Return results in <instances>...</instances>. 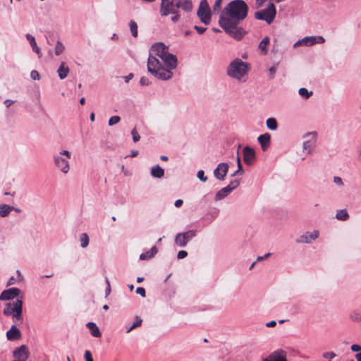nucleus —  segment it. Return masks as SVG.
I'll list each match as a JSON object with an SVG mask.
<instances>
[{
    "mask_svg": "<svg viewBox=\"0 0 361 361\" xmlns=\"http://www.w3.org/2000/svg\"><path fill=\"white\" fill-rule=\"evenodd\" d=\"M270 39L269 37H265L263 39L259 42L258 45V48L260 50V52L262 55H266L267 53V46L269 44Z\"/></svg>",
    "mask_w": 361,
    "mask_h": 361,
    "instance_id": "obj_23",
    "label": "nucleus"
},
{
    "mask_svg": "<svg viewBox=\"0 0 361 361\" xmlns=\"http://www.w3.org/2000/svg\"><path fill=\"white\" fill-rule=\"evenodd\" d=\"M70 73V68L64 61L61 62L57 70L58 76L61 80L65 79Z\"/></svg>",
    "mask_w": 361,
    "mask_h": 361,
    "instance_id": "obj_20",
    "label": "nucleus"
},
{
    "mask_svg": "<svg viewBox=\"0 0 361 361\" xmlns=\"http://www.w3.org/2000/svg\"><path fill=\"white\" fill-rule=\"evenodd\" d=\"M80 103L82 104V105H84L85 103V97H82L80 99Z\"/></svg>",
    "mask_w": 361,
    "mask_h": 361,
    "instance_id": "obj_64",
    "label": "nucleus"
},
{
    "mask_svg": "<svg viewBox=\"0 0 361 361\" xmlns=\"http://www.w3.org/2000/svg\"><path fill=\"white\" fill-rule=\"evenodd\" d=\"M188 256V252L185 250H180L178 252L177 257L179 259H184Z\"/></svg>",
    "mask_w": 361,
    "mask_h": 361,
    "instance_id": "obj_48",
    "label": "nucleus"
},
{
    "mask_svg": "<svg viewBox=\"0 0 361 361\" xmlns=\"http://www.w3.org/2000/svg\"><path fill=\"white\" fill-rule=\"evenodd\" d=\"M157 252V249L156 246H153L149 251L143 252L140 256V259L141 260H147L149 259L154 256Z\"/></svg>",
    "mask_w": 361,
    "mask_h": 361,
    "instance_id": "obj_25",
    "label": "nucleus"
},
{
    "mask_svg": "<svg viewBox=\"0 0 361 361\" xmlns=\"http://www.w3.org/2000/svg\"><path fill=\"white\" fill-rule=\"evenodd\" d=\"M257 140L264 152L267 151L271 145V135L269 133H266L260 135L257 137Z\"/></svg>",
    "mask_w": 361,
    "mask_h": 361,
    "instance_id": "obj_15",
    "label": "nucleus"
},
{
    "mask_svg": "<svg viewBox=\"0 0 361 361\" xmlns=\"http://www.w3.org/2000/svg\"><path fill=\"white\" fill-rule=\"evenodd\" d=\"M142 320L138 317H136V321L130 326L129 328L127 329L126 333H130L133 329H135L136 327L140 326L142 324Z\"/></svg>",
    "mask_w": 361,
    "mask_h": 361,
    "instance_id": "obj_36",
    "label": "nucleus"
},
{
    "mask_svg": "<svg viewBox=\"0 0 361 361\" xmlns=\"http://www.w3.org/2000/svg\"><path fill=\"white\" fill-rule=\"evenodd\" d=\"M298 93L301 97L305 99H308L312 94V92H309L308 90L305 87L300 88Z\"/></svg>",
    "mask_w": 361,
    "mask_h": 361,
    "instance_id": "obj_37",
    "label": "nucleus"
},
{
    "mask_svg": "<svg viewBox=\"0 0 361 361\" xmlns=\"http://www.w3.org/2000/svg\"><path fill=\"white\" fill-rule=\"evenodd\" d=\"M129 28L130 32L134 37H137L138 35L137 24L135 20H131L129 23Z\"/></svg>",
    "mask_w": 361,
    "mask_h": 361,
    "instance_id": "obj_32",
    "label": "nucleus"
},
{
    "mask_svg": "<svg viewBox=\"0 0 361 361\" xmlns=\"http://www.w3.org/2000/svg\"><path fill=\"white\" fill-rule=\"evenodd\" d=\"M197 177L202 182H205L207 180V177L204 175L203 170H200L197 171Z\"/></svg>",
    "mask_w": 361,
    "mask_h": 361,
    "instance_id": "obj_40",
    "label": "nucleus"
},
{
    "mask_svg": "<svg viewBox=\"0 0 361 361\" xmlns=\"http://www.w3.org/2000/svg\"><path fill=\"white\" fill-rule=\"evenodd\" d=\"M121 121V118L118 116H113L109 119V126H112L118 123Z\"/></svg>",
    "mask_w": 361,
    "mask_h": 361,
    "instance_id": "obj_38",
    "label": "nucleus"
},
{
    "mask_svg": "<svg viewBox=\"0 0 361 361\" xmlns=\"http://www.w3.org/2000/svg\"><path fill=\"white\" fill-rule=\"evenodd\" d=\"M179 8L187 13L190 12L192 9L191 0H161L159 13L162 17H166L175 13Z\"/></svg>",
    "mask_w": 361,
    "mask_h": 361,
    "instance_id": "obj_4",
    "label": "nucleus"
},
{
    "mask_svg": "<svg viewBox=\"0 0 361 361\" xmlns=\"http://www.w3.org/2000/svg\"><path fill=\"white\" fill-rule=\"evenodd\" d=\"M318 134L316 131L305 133L302 138V152L305 155H310L313 152L317 142Z\"/></svg>",
    "mask_w": 361,
    "mask_h": 361,
    "instance_id": "obj_5",
    "label": "nucleus"
},
{
    "mask_svg": "<svg viewBox=\"0 0 361 361\" xmlns=\"http://www.w3.org/2000/svg\"><path fill=\"white\" fill-rule=\"evenodd\" d=\"M23 302L21 300H17L15 302L7 303L4 309V314L7 316H12L17 320L22 319Z\"/></svg>",
    "mask_w": 361,
    "mask_h": 361,
    "instance_id": "obj_7",
    "label": "nucleus"
},
{
    "mask_svg": "<svg viewBox=\"0 0 361 361\" xmlns=\"http://www.w3.org/2000/svg\"><path fill=\"white\" fill-rule=\"evenodd\" d=\"M270 255H271V253L269 252V253L265 254L264 256H259L257 258V262H259V261H262V260H264V259H267Z\"/></svg>",
    "mask_w": 361,
    "mask_h": 361,
    "instance_id": "obj_52",
    "label": "nucleus"
},
{
    "mask_svg": "<svg viewBox=\"0 0 361 361\" xmlns=\"http://www.w3.org/2000/svg\"><path fill=\"white\" fill-rule=\"evenodd\" d=\"M322 356L326 359H333L336 357V354L334 352H325Z\"/></svg>",
    "mask_w": 361,
    "mask_h": 361,
    "instance_id": "obj_42",
    "label": "nucleus"
},
{
    "mask_svg": "<svg viewBox=\"0 0 361 361\" xmlns=\"http://www.w3.org/2000/svg\"><path fill=\"white\" fill-rule=\"evenodd\" d=\"M276 325V321H274V320H273V321H271V322H267V323L266 324V326H267V327H274V326H275Z\"/></svg>",
    "mask_w": 361,
    "mask_h": 361,
    "instance_id": "obj_58",
    "label": "nucleus"
},
{
    "mask_svg": "<svg viewBox=\"0 0 361 361\" xmlns=\"http://www.w3.org/2000/svg\"><path fill=\"white\" fill-rule=\"evenodd\" d=\"M133 78V74L130 73L128 75L124 77V80L126 82H128Z\"/></svg>",
    "mask_w": 361,
    "mask_h": 361,
    "instance_id": "obj_57",
    "label": "nucleus"
},
{
    "mask_svg": "<svg viewBox=\"0 0 361 361\" xmlns=\"http://www.w3.org/2000/svg\"><path fill=\"white\" fill-rule=\"evenodd\" d=\"M269 71L271 74V78H274V75H275V73L276 72V66H271L269 69Z\"/></svg>",
    "mask_w": 361,
    "mask_h": 361,
    "instance_id": "obj_51",
    "label": "nucleus"
},
{
    "mask_svg": "<svg viewBox=\"0 0 361 361\" xmlns=\"http://www.w3.org/2000/svg\"><path fill=\"white\" fill-rule=\"evenodd\" d=\"M30 355V352L25 345H22L16 348L13 352V361H26Z\"/></svg>",
    "mask_w": 361,
    "mask_h": 361,
    "instance_id": "obj_12",
    "label": "nucleus"
},
{
    "mask_svg": "<svg viewBox=\"0 0 361 361\" xmlns=\"http://www.w3.org/2000/svg\"><path fill=\"white\" fill-rule=\"evenodd\" d=\"M106 282L107 283V287L106 288V295H108L111 292V288L109 279L107 278L106 279Z\"/></svg>",
    "mask_w": 361,
    "mask_h": 361,
    "instance_id": "obj_55",
    "label": "nucleus"
},
{
    "mask_svg": "<svg viewBox=\"0 0 361 361\" xmlns=\"http://www.w3.org/2000/svg\"><path fill=\"white\" fill-rule=\"evenodd\" d=\"M232 191L227 186L218 191L215 195V200H221L227 197Z\"/></svg>",
    "mask_w": 361,
    "mask_h": 361,
    "instance_id": "obj_22",
    "label": "nucleus"
},
{
    "mask_svg": "<svg viewBox=\"0 0 361 361\" xmlns=\"http://www.w3.org/2000/svg\"><path fill=\"white\" fill-rule=\"evenodd\" d=\"M85 361H94L92 353L90 350H86L84 354Z\"/></svg>",
    "mask_w": 361,
    "mask_h": 361,
    "instance_id": "obj_45",
    "label": "nucleus"
},
{
    "mask_svg": "<svg viewBox=\"0 0 361 361\" xmlns=\"http://www.w3.org/2000/svg\"><path fill=\"white\" fill-rule=\"evenodd\" d=\"M183 202L182 200H177L175 203H174V206L176 207H180L183 204Z\"/></svg>",
    "mask_w": 361,
    "mask_h": 361,
    "instance_id": "obj_56",
    "label": "nucleus"
},
{
    "mask_svg": "<svg viewBox=\"0 0 361 361\" xmlns=\"http://www.w3.org/2000/svg\"><path fill=\"white\" fill-rule=\"evenodd\" d=\"M245 160V162L247 164V165H252L254 164V161L255 159H244Z\"/></svg>",
    "mask_w": 361,
    "mask_h": 361,
    "instance_id": "obj_61",
    "label": "nucleus"
},
{
    "mask_svg": "<svg viewBox=\"0 0 361 361\" xmlns=\"http://www.w3.org/2000/svg\"><path fill=\"white\" fill-rule=\"evenodd\" d=\"M80 240L82 248L86 247L89 244V237L86 233L81 234Z\"/></svg>",
    "mask_w": 361,
    "mask_h": 361,
    "instance_id": "obj_35",
    "label": "nucleus"
},
{
    "mask_svg": "<svg viewBox=\"0 0 361 361\" xmlns=\"http://www.w3.org/2000/svg\"><path fill=\"white\" fill-rule=\"evenodd\" d=\"M267 127L271 130H276L278 128V123L275 118H269L266 121Z\"/></svg>",
    "mask_w": 361,
    "mask_h": 361,
    "instance_id": "obj_30",
    "label": "nucleus"
},
{
    "mask_svg": "<svg viewBox=\"0 0 361 361\" xmlns=\"http://www.w3.org/2000/svg\"><path fill=\"white\" fill-rule=\"evenodd\" d=\"M228 165L225 163H221L214 171V176L219 180H224L228 171Z\"/></svg>",
    "mask_w": 361,
    "mask_h": 361,
    "instance_id": "obj_16",
    "label": "nucleus"
},
{
    "mask_svg": "<svg viewBox=\"0 0 361 361\" xmlns=\"http://www.w3.org/2000/svg\"><path fill=\"white\" fill-rule=\"evenodd\" d=\"M111 39L113 40H117L118 39V36L117 34H113L111 37Z\"/></svg>",
    "mask_w": 361,
    "mask_h": 361,
    "instance_id": "obj_62",
    "label": "nucleus"
},
{
    "mask_svg": "<svg viewBox=\"0 0 361 361\" xmlns=\"http://www.w3.org/2000/svg\"><path fill=\"white\" fill-rule=\"evenodd\" d=\"M319 235V231L314 230L312 232H306L303 233L296 242L298 243H307L310 244L314 241Z\"/></svg>",
    "mask_w": 361,
    "mask_h": 361,
    "instance_id": "obj_13",
    "label": "nucleus"
},
{
    "mask_svg": "<svg viewBox=\"0 0 361 361\" xmlns=\"http://www.w3.org/2000/svg\"><path fill=\"white\" fill-rule=\"evenodd\" d=\"M349 318L354 322H361V310H352L349 314Z\"/></svg>",
    "mask_w": 361,
    "mask_h": 361,
    "instance_id": "obj_27",
    "label": "nucleus"
},
{
    "mask_svg": "<svg viewBox=\"0 0 361 361\" xmlns=\"http://www.w3.org/2000/svg\"><path fill=\"white\" fill-rule=\"evenodd\" d=\"M194 29L197 32L198 34L202 35V34H203L206 31L207 27H202V26H198V25H195L194 26Z\"/></svg>",
    "mask_w": 361,
    "mask_h": 361,
    "instance_id": "obj_46",
    "label": "nucleus"
},
{
    "mask_svg": "<svg viewBox=\"0 0 361 361\" xmlns=\"http://www.w3.org/2000/svg\"><path fill=\"white\" fill-rule=\"evenodd\" d=\"M177 64V57L169 52V47L162 42H156L152 45L149 51L147 71L156 78L170 80Z\"/></svg>",
    "mask_w": 361,
    "mask_h": 361,
    "instance_id": "obj_1",
    "label": "nucleus"
},
{
    "mask_svg": "<svg viewBox=\"0 0 361 361\" xmlns=\"http://www.w3.org/2000/svg\"><path fill=\"white\" fill-rule=\"evenodd\" d=\"M25 37L29 42L32 50L37 54L39 58H41L42 56L41 49L37 46L35 37L30 34H26Z\"/></svg>",
    "mask_w": 361,
    "mask_h": 361,
    "instance_id": "obj_17",
    "label": "nucleus"
},
{
    "mask_svg": "<svg viewBox=\"0 0 361 361\" xmlns=\"http://www.w3.org/2000/svg\"><path fill=\"white\" fill-rule=\"evenodd\" d=\"M239 184H240V182L239 180H233L231 181L228 185L227 187L228 188H230V190L231 191H233V190H235V188H237L238 186H239Z\"/></svg>",
    "mask_w": 361,
    "mask_h": 361,
    "instance_id": "obj_39",
    "label": "nucleus"
},
{
    "mask_svg": "<svg viewBox=\"0 0 361 361\" xmlns=\"http://www.w3.org/2000/svg\"><path fill=\"white\" fill-rule=\"evenodd\" d=\"M248 12V7L243 0L231 1L221 11L219 25L226 33L233 37L240 39L244 32L238 27V23L244 20Z\"/></svg>",
    "mask_w": 361,
    "mask_h": 361,
    "instance_id": "obj_2",
    "label": "nucleus"
},
{
    "mask_svg": "<svg viewBox=\"0 0 361 361\" xmlns=\"http://www.w3.org/2000/svg\"><path fill=\"white\" fill-rule=\"evenodd\" d=\"M13 102H13V100H11V99H6V100L4 101V104H6V106L7 107H9L11 104H13Z\"/></svg>",
    "mask_w": 361,
    "mask_h": 361,
    "instance_id": "obj_59",
    "label": "nucleus"
},
{
    "mask_svg": "<svg viewBox=\"0 0 361 361\" xmlns=\"http://www.w3.org/2000/svg\"><path fill=\"white\" fill-rule=\"evenodd\" d=\"M13 209H14V207L13 206H10L6 204H0V216H8L10 212L13 211Z\"/></svg>",
    "mask_w": 361,
    "mask_h": 361,
    "instance_id": "obj_24",
    "label": "nucleus"
},
{
    "mask_svg": "<svg viewBox=\"0 0 361 361\" xmlns=\"http://www.w3.org/2000/svg\"><path fill=\"white\" fill-rule=\"evenodd\" d=\"M350 349L352 351L357 353L355 355L357 361H361V346L357 344L351 345Z\"/></svg>",
    "mask_w": 361,
    "mask_h": 361,
    "instance_id": "obj_33",
    "label": "nucleus"
},
{
    "mask_svg": "<svg viewBox=\"0 0 361 361\" xmlns=\"http://www.w3.org/2000/svg\"><path fill=\"white\" fill-rule=\"evenodd\" d=\"M55 166L63 173H67L70 169V164L67 159H54Z\"/></svg>",
    "mask_w": 361,
    "mask_h": 361,
    "instance_id": "obj_18",
    "label": "nucleus"
},
{
    "mask_svg": "<svg viewBox=\"0 0 361 361\" xmlns=\"http://www.w3.org/2000/svg\"><path fill=\"white\" fill-rule=\"evenodd\" d=\"M65 45L60 40H57L54 47V54L55 56H60L65 51Z\"/></svg>",
    "mask_w": 361,
    "mask_h": 361,
    "instance_id": "obj_28",
    "label": "nucleus"
},
{
    "mask_svg": "<svg viewBox=\"0 0 361 361\" xmlns=\"http://www.w3.org/2000/svg\"><path fill=\"white\" fill-rule=\"evenodd\" d=\"M137 154H138V152L137 151L135 150V151H132L131 152V157H136V156H137Z\"/></svg>",
    "mask_w": 361,
    "mask_h": 361,
    "instance_id": "obj_63",
    "label": "nucleus"
},
{
    "mask_svg": "<svg viewBox=\"0 0 361 361\" xmlns=\"http://www.w3.org/2000/svg\"><path fill=\"white\" fill-rule=\"evenodd\" d=\"M250 65L243 61L240 59L236 58L231 61L226 68L227 75L238 82L246 81Z\"/></svg>",
    "mask_w": 361,
    "mask_h": 361,
    "instance_id": "obj_3",
    "label": "nucleus"
},
{
    "mask_svg": "<svg viewBox=\"0 0 361 361\" xmlns=\"http://www.w3.org/2000/svg\"><path fill=\"white\" fill-rule=\"evenodd\" d=\"M87 327L90 331V333L92 336L95 338H99L102 336V334L98 328V326L96 325L94 322H88L87 324Z\"/></svg>",
    "mask_w": 361,
    "mask_h": 361,
    "instance_id": "obj_21",
    "label": "nucleus"
},
{
    "mask_svg": "<svg viewBox=\"0 0 361 361\" xmlns=\"http://www.w3.org/2000/svg\"><path fill=\"white\" fill-rule=\"evenodd\" d=\"M198 18L201 22L205 25H208L211 23V10L207 0H202L199 8L197 12Z\"/></svg>",
    "mask_w": 361,
    "mask_h": 361,
    "instance_id": "obj_8",
    "label": "nucleus"
},
{
    "mask_svg": "<svg viewBox=\"0 0 361 361\" xmlns=\"http://www.w3.org/2000/svg\"><path fill=\"white\" fill-rule=\"evenodd\" d=\"M20 290L18 288H11L7 290H4L0 295L1 300H12L19 295Z\"/></svg>",
    "mask_w": 361,
    "mask_h": 361,
    "instance_id": "obj_14",
    "label": "nucleus"
},
{
    "mask_svg": "<svg viewBox=\"0 0 361 361\" xmlns=\"http://www.w3.org/2000/svg\"><path fill=\"white\" fill-rule=\"evenodd\" d=\"M266 0H255V7L257 8L261 7Z\"/></svg>",
    "mask_w": 361,
    "mask_h": 361,
    "instance_id": "obj_53",
    "label": "nucleus"
},
{
    "mask_svg": "<svg viewBox=\"0 0 361 361\" xmlns=\"http://www.w3.org/2000/svg\"><path fill=\"white\" fill-rule=\"evenodd\" d=\"M7 339L9 341H14L20 338L21 334L20 330L14 325L6 332Z\"/></svg>",
    "mask_w": 361,
    "mask_h": 361,
    "instance_id": "obj_19",
    "label": "nucleus"
},
{
    "mask_svg": "<svg viewBox=\"0 0 361 361\" xmlns=\"http://www.w3.org/2000/svg\"><path fill=\"white\" fill-rule=\"evenodd\" d=\"M60 154L65 155L68 157H69L71 156L70 152L67 150H63L62 152H60Z\"/></svg>",
    "mask_w": 361,
    "mask_h": 361,
    "instance_id": "obj_60",
    "label": "nucleus"
},
{
    "mask_svg": "<svg viewBox=\"0 0 361 361\" xmlns=\"http://www.w3.org/2000/svg\"><path fill=\"white\" fill-rule=\"evenodd\" d=\"M288 353L281 348L276 349L262 361H288Z\"/></svg>",
    "mask_w": 361,
    "mask_h": 361,
    "instance_id": "obj_11",
    "label": "nucleus"
},
{
    "mask_svg": "<svg viewBox=\"0 0 361 361\" xmlns=\"http://www.w3.org/2000/svg\"><path fill=\"white\" fill-rule=\"evenodd\" d=\"M334 181L337 185H343V181L340 177H337V176L334 177Z\"/></svg>",
    "mask_w": 361,
    "mask_h": 361,
    "instance_id": "obj_54",
    "label": "nucleus"
},
{
    "mask_svg": "<svg viewBox=\"0 0 361 361\" xmlns=\"http://www.w3.org/2000/svg\"><path fill=\"white\" fill-rule=\"evenodd\" d=\"M243 158H255V151L253 148L246 146L243 149Z\"/></svg>",
    "mask_w": 361,
    "mask_h": 361,
    "instance_id": "obj_29",
    "label": "nucleus"
},
{
    "mask_svg": "<svg viewBox=\"0 0 361 361\" xmlns=\"http://www.w3.org/2000/svg\"><path fill=\"white\" fill-rule=\"evenodd\" d=\"M171 15H173L171 17V20L173 23H177L180 18V15L179 14L178 11L175 13H171Z\"/></svg>",
    "mask_w": 361,
    "mask_h": 361,
    "instance_id": "obj_47",
    "label": "nucleus"
},
{
    "mask_svg": "<svg viewBox=\"0 0 361 361\" xmlns=\"http://www.w3.org/2000/svg\"><path fill=\"white\" fill-rule=\"evenodd\" d=\"M136 293L140 295L142 297H145V290L142 287H138L136 289Z\"/></svg>",
    "mask_w": 361,
    "mask_h": 361,
    "instance_id": "obj_49",
    "label": "nucleus"
},
{
    "mask_svg": "<svg viewBox=\"0 0 361 361\" xmlns=\"http://www.w3.org/2000/svg\"><path fill=\"white\" fill-rule=\"evenodd\" d=\"M140 83L142 85H149V80L146 77H142L140 80Z\"/></svg>",
    "mask_w": 361,
    "mask_h": 361,
    "instance_id": "obj_50",
    "label": "nucleus"
},
{
    "mask_svg": "<svg viewBox=\"0 0 361 361\" xmlns=\"http://www.w3.org/2000/svg\"><path fill=\"white\" fill-rule=\"evenodd\" d=\"M17 274H18V277L16 279L15 277L13 276H11L8 281L7 282V286H11L13 284H14L16 281H23V276L22 275L20 274V272L19 270H17Z\"/></svg>",
    "mask_w": 361,
    "mask_h": 361,
    "instance_id": "obj_34",
    "label": "nucleus"
},
{
    "mask_svg": "<svg viewBox=\"0 0 361 361\" xmlns=\"http://www.w3.org/2000/svg\"><path fill=\"white\" fill-rule=\"evenodd\" d=\"M336 218L340 221H346L349 218V214L346 209L338 210L336 212Z\"/></svg>",
    "mask_w": 361,
    "mask_h": 361,
    "instance_id": "obj_31",
    "label": "nucleus"
},
{
    "mask_svg": "<svg viewBox=\"0 0 361 361\" xmlns=\"http://www.w3.org/2000/svg\"><path fill=\"white\" fill-rule=\"evenodd\" d=\"M151 175L155 178H161L164 175V170L159 166H153L151 169Z\"/></svg>",
    "mask_w": 361,
    "mask_h": 361,
    "instance_id": "obj_26",
    "label": "nucleus"
},
{
    "mask_svg": "<svg viewBox=\"0 0 361 361\" xmlns=\"http://www.w3.org/2000/svg\"><path fill=\"white\" fill-rule=\"evenodd\" d=\"M276 14L275 6L273 3H270L266 8L255 12V17L257 20H264L268 24H271L274 21Z\"/></svg>",
    "mask_w": 361,
    "mask_h": 361,
    "instance_id": "obj_6",
    "label": "nucleus"
},
{
    "mask_svg": "<svg viewBox=\"0 0 361 361\" xmlns=\"http://www.w3.org/2000/svg\"><path fill=\"white\" fill-rule=\"evenodd\" d=\"M30 78L34 80H39L40 79V75L36 70H32L30 72Z\"/></svg>",
    "mask_w": 361,
    "mask_h": 361,
    "instance_id": "obj_41",
    "label": "nucleus"
},
{
    "mask_svg": "<svg viewBox=\"0 0 361 361\" xmlns=\"http://www.w3.org/2000/svg\"><path fill=\"white\" fill-rule=\"evenodd\" d=\"M131 134H132V136H133V141L135 142H136L140 140V137L138 133L137 132V130L135 129H133L132 130Z\"/></svg>",
    "mask_w": 361,
    "mask_h": 361,
    "instance_id": "obj_43",
    "label": "nucleus"
},
{
    "mask_svg": "<svg viewBox=\"0 0 361 361\" xmlns=\"http://www.w3.org/2000/svg\"><path fill=\"white\" fill-rule=\"evenodd\" d=\"M196 235V231L190 230L186 232L179 233L175 237V243L180 247H184Z\"/></svg>",
    "mask_w": 361,
    "mask_h": 361,
    "instance_id": "obj_10",
    "label": "nucleus"
},
{
    "mask_svg": "<svg viewBox=\"0 0 361 361\" xmlns=\"http://www.w3.org/2000/svg\"><path fill=\"white\" fill-rule=\"evenodd\" d=\"M325 42V39L322 36H307L298 40L294 44V47L299 46L311 47L314 44H321Z\"/></svg>",
    "mask_w": 361,
    "mask_h": 361,
    "instance_id": "obj_9",
    "label": "nucleus"
},
{
    "mask_svg": "<svg viewBox=\"0 0 361 361\" xmlns=\"http://www.w3.org/2000/svg\"><path fill=\"white\" fill-rule=\"evenodd\" d=\"M222 0H216L214 5L213 6V11L214 12L219 11L221 8Z\"/></svg>",
    "mask_w": 361,
    "mask_h": 361,
    "instance_id": "obj_44",
    "label": "nucleus"
}]
</instances>
